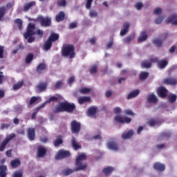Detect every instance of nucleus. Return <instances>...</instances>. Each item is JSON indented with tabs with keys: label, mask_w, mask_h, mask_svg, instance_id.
I'll list each match as a JSON object with an SVG mask.
<instances>
[{
	"label": "nucleus",
	"mask_w": 177,
	"mask_h": 177,
	"mask_svg": "<svg viewBox=\"0 0 177 177\" xmlns=\"http://www.w3.org/2000/svg\"><path fill=\"white\" fill-rule=\"evenodd\" d=\"M86 160V155L80 154L76 158V168L74 169H65L62 171V174L64 176H68V175H71V174H74V172H77L78 171H84V169H86L88 165L86 164L82 163V161H85Z\"/></svg>",
	"instance_id": "nucleus-1"
},
{
	"label": "nucleus",
	"mask_w": 177,
	"mask_h": 177,
	"mask_svg": "<svg viewBox=\"0 0 177 177\" xmlns=\"http://www.w3.org/2000/svg\"><path fill=\"white\" fill-rule=\"evenodd\" d=\"M75 104L70 103L67 101L59 102L58 105L55 106L53 109V113L54 114H57V113H73L75 110Z\"/></svg>",
	"instance_id": "nucleus-2"
},
{
	"label": "nucleus",
	"mask_w": 177,
	"mask_h": 177,
	"mask_svg": "<svg viewBox=\"0 0 177 177\" xmlns=\"http://www.w3.org/2000/svg\"><path fill=\"white\" fill-rule=\"evenodd\" d=\"M34 30H35V24L29 23L26 32L24 34V37L25 39H28V44H32L35 41V37H32V35H37V32Z\"/></svg>",
	"instance_id": "nucleus-3"
},
{
	"label": "nucleus",
	"mask_w": 177,
	"mask_h": 177,
	"mask_svg": "<svg viewBox=\"0 0 177 177\" xmlns=\"http://www.w3.org/2000/svg\"><path fill=\"white\" fill-rule=\"evenodd\" d=\"M61 52L64 57H69V59H74L75 57V48L73 44L64 45Z\"/></svg>",
	"instance_id": "nucleus-4"
},
{
	"label": "nucleus",
	"mask_w": 177,
	"mask_h": 177,
	"mask_svg": "<svg viewBox=\"0 0 177 177\" xmlns=\"http://www.w3.org/2000/svg\"><path fill=\"white\" fill-rule=\"evenodd\" d=\"M13 138H16V134L15 133L8 135L4 139V140L0 144V151H3L5 150L6 146H8V143H9Z\"/></svg>",
	"instance_id": "nucleus-5"
},
{
	"label": "nucleus",
	"mask_w": 177,
	"mask_h": 177,
	"mask_svg": "<svg viewBox=\"0 0 177 177\" xmlns=\"http://www.w3.org/2000/svg\"><path fill=\"white\" fill-rule=\"evenodd\" d=\"M71 131L72 133L78 134L81 131V122L73 120L71 122Z\"/></svg>",
	"instance_id": "nucleus-6"
},
{
	"label": "nucleus",
	"mask_w": 177,
	"mask_h": 177,
	"mask_svg": "<svg viewBox=\"0 0 177 177\" xmlns=\"http://www.w3.org/2000/svg\"><path fill=\"white\" fill-rule=\"evenodd\" d=\"M37 20L42 27H49L52 24V20L49 17H38Z\"/></svg>",
	"instance_id": "nucleus-7"
},
{
	"label": "nucleus",
	"mask_w": 177,
	"mask_h": 177,
	"mask_svg": "<svg viewBox=\"0 0 177 177\" xmlns=\"http://www.w3.org/2000/svg\"><path fill=\"white\" fill-rule=\"evenodd\" d=\"M71 153L69 151H65L64 149H60L57 151V153L55 156V160H62L63 158H67V157H70Z\"/></svg>",
	"instance_id": "nucleus-8"
},
{
	"label": "nucleus",
	"mask_w": 177,
	"mask_h": 177,
	"mask_svg": "<svg viewBox=\"0 0 177 177\" xmlns=\"http://www.w3.org/2000/svg\"><path fill=\"white\" fill-rule=\"evenodd\" d=\"M114 120L116 122L119 124H131L132 119L128 117H122L120 115H116L114 118Z\"/></svg>",
	"instance_id": "nucleus-9"
},
{
	"label": "nucleus",
	"mask_w": 177,
	"mask_h": 177,
	"mask_svg": "<svg viewBox=\"0 0 177 177\" xmlns=\"http://www.w3.org/2000/svg\"><path fill=\"white\" fill-rule=\"evenodd\" d=\"M13 6V4L12 3H8L5 6H1L0 7V21H2V19L5 17V15H6V10L8 9H10Z\"/></svg>",
	"instance_id": "nucleus-10"
},
{
	"label": "nucleus",
	"mask_w": 177,
	"mask_h": 177,
	"mask_svg": "<svg viewBox=\"0 0 177 177\" xmlns=\"http://www.w3.org/2000/svg\"><path fill=\"white\" fill-rule=\"evenodd\" d=\"M157 95L162 99H164L168 95V90L165 87L160 86L157 90Z\"/></svg>",
	"instance_id": "nucleus-11"
},
{
	"label": "nucleus",
	"mask_w": 177,
	"mask_h": 177,
	"mask_svg": "<svg viewBox=\"0 0 177 177\" xmlns=\"http://www.w3.org/2000/svg\"><path fill=\"white\" fill-rule=\"evenodd\" d=\"M46 156V148L42 146L37 147V157L38 158H42Z\"/></svg>",
	"instance_id": "nucleus-12"
},
{
	"label": "nucleus",
	"mask_w": 177,
	"mask_h": 177,
	"mask_svg": "<svg viewBox=\"0 0 177 177\" xmlns=\"http://www.w3.org/2000/svg\"><path fill=\"white\" fill-rule=\"evenodd\" d=\"M153 169L158 172H162L165 171V165L156 162L153 163Z\"/></svg>",
	"instance_id": "nucleus-13"
},
{
	"label": "nucleus",
	"mask_w": 177,
	"mask_h": 177,
	"mask_svg": "<svg viewBox=\"0 0 177 177\" xmlns=\"http://www.w3.org/2000/svg\"><path fill=\"white\" fill-rule=\"evenodd\" d=\"M28 132V138L29 140H35V129L28 128L27 130Z\"/></svg>",
	"instance_id": "nucleus-14"
},
{
	"label": "nucleus",
	"mask_w": 177,
	"mask_h": 177,
	"mask_svg": "<svg viewBox=\"0 0 177 177\" xmlns=\"http://www.w3.org/2000/svg\"><path fill=\"white\" fill-rule=\"evenodd\" d=\"M177 14L171 15L169 18L167 19V23H171L173 26H177Z\"/></svg>",
	"instance_id": "nucleus-15"
},
{
	"label": "nucleus",
	"mask_w": 177,
	"mask_h": 177,
	"mask_svg": "<svg viewBox=\"0 0 177 177\" xmlns=\"http://www.w3.org/2000/svg\"><path fill=\"white\" fill-rule=\"evenodd\" d=\"M107 147L110 149V150H114L115 151L118 150V145H117V142L114 141V139H112L111 141L108 142Z\"/></svg>",
	"instance_id": "nucleus-16"
},
{
	"label": "nucleus",
	"mask_w": 177,
	"mask_h": 177,
	"mask_svg": "<svg viewBox=\"0 0 177 177\" xmlns=\"http://www.w3.org/2000/svg\"><path fill=\"white\" fill-rule=\"evenodd\" d=\"M71 142L73 149L75 150H80V149H81L82 147L77 141V139H75V137H73Z\"/></svg>",
	"instance_id": "nucleus-17"
},
{
	"label": "nucleus",
	"mask_w": 177,
	"mask_h": 177,
	"mask_svg": "<svg viewBox=\"0 0 177 177\" xmlns=\"http://www.w3.org/2000/svg\"><path fill=\"white\" fill-rule=\"evenodd\" d=\"M164 84L166 85H176L177 80L174 77H169L164 80Z\"/></svg>",
	"instance_id": "nucleus-18"
},
{
	"label": "nucleus",
	"mask_w": 177,
	"mask_h": 177,
	"mask_svg": "<svg viewBox=\"0 0 177 177\" xmlns=\"http://www.w3.org/2000/svg\"><path fill=\"white\" fill-rule=\"evenodd\" d=\"M53 145L55 147H59L60 145H63V136H57V138L55 140Z\"/></svg>",
	"instance_id": "nucleus-19"
},
{
	"label": "nucleus",
	"mask_w": 177,
	"mask_h": 177,
	"mask_svg": "<svg viewBox=\"0 0 177 177\" xmlns=\"http://www.w3.org/2000/svg\"><path fill=\"white\" fill-rule=\"evenodd\" d=\"M140 93V91L139 89L134 90L129 93V94L127 95V100H129V99H133V97H136L139 95Z\"/></svg>",
	"instance_id": "nucleus-20"
},
{
	"label": "nucleus",
	"mask_w": 177,
	"mask_h": 177,
	"mask_svg": "<svg viewBox=\"0 0 177 177\" xmlns=\"http://www.w3.org/2000/svg\"><path fill=\"white\" fill-rule=\"evenodd\" d=\"M37 88L40 92H44L48 88V82H40L37 84Z\"/></svg>",
	"instance_id": "nucleus-21"
},
{
	"label": "nucleus",
	"mask_w": 177,
	"mask_h": 177,
	"mask_svg": "<svg viewBox=\"0 0 177 177\" xmlns=\"http://www.w3.org/2000/svg\"><path fill=\"white\" fill-rule=\"evenodd\" d=\"M131 25L128 22H125L123 25V28L120 31V35L121 37H124L128 32V30H129V26Z\"/></svg>",
	"instance_id": "nucleus-22"
},
{
	"label": "nucleus",
	"mask_w": 177,
	"mask_h": 177,
	"mask_svg": "<svg viewBox=\"0 0 177 177\" xmlns=\"http://www.w3.org/2000/svg\"><path fill=\"white\" fill-rule=\"evenodd\" d=\"M132 136H133V130H132V129L129 130L127 133H123L122 134V138L124 140H127V139H131V138H132Z\"/></svg>",
	"instance_id": "nucleus-23"
},
{
	"label": "nucleus",
	"mask_w": 177,
	"mask_h": 177,
	"mask_svg": "<svg viewBox=\"0 0 177 177\" xmlns=\"http://www.w3.org/2000/svg\"><path fill=\"white\" fill-rule=\"evenodd\" d=\"M66 18V14L63 11H60L58 15L55 17V20L58 23H60V21H63L64 19Z\"/></svg>",
	"instance_id": "nucleus-24"
},
{
	"label": "nucleus",
	"mask_w": 177,
	"mask_h": 177,
	"mask_svg": "<svg viewBox=\"0 0 177 177\" xmlns=\"http://www.w3.org/2000/svg\"><path fill=\"white\" fill-rule=\"evenodd\" d=\"M79 104H84V103H88L91 102V97L82 96L77 99Z\"/></svg>",
	"instance_id": "nucleus-25"
},
{
	"label": "nucleus",
	"mask_w": 177,
	"mask_h": 177,
	"mask_svg": "<svg viewBox=\"0 0 177 177\" xmlns=\"http://www.w3.org/2000/svg\"><path fill=\"white\" fill-rule=\"evenodd\" d=\"M8 167L6 165H0V177H6L8 175Z\"/></svg>",
	"instance_id": "nucleus-26"
},
{
	"label": "nucleus",
	"mask_w": 177,
	"mask_h": 177,
	"mask_svg": "<svg viewBox=\"0 0 177 177\" xmlns=\"http://www.w3.org/2000/svg\"><path fill=\"white\" fill-rule=\"evenodd\" d=\"M37 5V3L35 1H30L28 3H26L24 6V12H28L30 9L32 8V6H35Z\"/></svg>",
	"instance_id": "nucleus-27"
},
{
	"label": "nucleus",
	"mask_w": 177,
	"mask_h": 177,
	"mask_svg": "<svg viewBox=\"0 0 177 177\" xmlns=\"http://www.w3.org/2000/svg\"><path fill=\"white\" fill-rule=\"evenodd\" d=\"M147 102L148 103H153L156 104L158 102V99H157V97L154 94H151L147 97Z\"/></svg>",
	"instance_id": "nucleus-28"
},
{
	"label": "nucleus",
	"mask_w": 177,
	"mask_h": 177,
	"mask_svg": "<svg viewBox=\"0 0 177 177\" xmlns=\"http://www.w3.org/2000/svg\"><path fill=\"white\" fill-rule=\"evenodd\" d=\"M147 32L142 30L140 33V37L138 39V42H145L147 39Z\"/></svg>",
	"instance_id": "nucleus-29"
},
{
	"label": "nucleus",
	"mask_w": 177,
	"mask_h": 177,
	"mask_svg": "<svg viewBox=\"0 0 177 177\" xmlns=\"http://www.w3.org/2000/svg\"><path fill=\"white\" fill-rule=\"evenodd\" d=\"M167 66H168V61L165 59H162L158 62V67H159L161 70H162V68H165Z\"/></svg>",
	"instance_id": "nucleus-30"
},
{
	"label": "nucleus",
	"mask_w": 177,
	"mask_h": 177,
	"mask_svg": "<svg viewBox=\"0 0 177 177\" xmlns=\"http://www.w3.org/2000/svg\"><path fill=\"white\" fill-rule=\"evenodd\" d=\"M12 168H17L19 165H21V162L19 159H14L10 162Z\"/></svg>",
	"instance_id": "nucleus-31"
},
{
	"label": "nucleus",
	"mask_w": 177,
	"mask_h": 177,
	"mask_svg": "<svg viewBox=\"0 0 177 177\" xmlns=\"http://www.w3.org/2000/svg\"><path fill=\"white\" fill-rule=\"evenodd\" d=\"M62 99V95H56V96H51L48 100H46V103H52V102H57Z\"/></svg>",
	"instance_id": "nucleus-32"
},
{
	"label": "nucleus",
	"mask_w": 177,
	"mask_h": 177,
	"mask_svg": "<svg viewBox=\"0 0 177 177\" xmlns=\"http://www.w3.org/2000/svg\"><path fill=\"white\" fill-rule=\"evenodd\" d=\"M59 39V34L51 33L48 39V41L51 42H56Z\"/></svg>",
	"instance_id": "nucleus-33"
},
{
	"label": "nucleus",
	"mask_w": 177,
	"mask_h": 177,
	"mask_svg": "<svg viewBox=\"0 0 177 177\" xmlns=\"http://www.w3.org/2000/svg\"><path fill=\"white\" fill-rule=\"evenodd\" d=\"M114 171V168L111 167H107L102 169V172L104 174L105 176H109Z\"/></svg>",
	"instance_id": "nucleus-34"
},
{
	"label": "nucleus",
	"mask_w": 177,
	"mask_h": 177,
	"mask_svg": "<svg viewBox=\"0 0 177 177\" xmlns=\"http://www.w3.org/2000/svg\"><path fill=\"white\" fill-rule=\"evenodd\" d=\"M142 68H150L151 67V62L147 60H143L141 63Z\"/></svg>",
	"instance_id": "nucleus-35"
},
{
	"label": "nucleus",
	"mask_w": 177,
	"mask_h": 177,
	"mask_svg": "<svg viewBox=\"0 0 177 177\" xmlns=\"http://www.w3.org/2000/svg\"><path fill=\"white\" fill-rule=\"evenodd\" d=\"M45 68H46V65H45L44 63H41L37 66L36 71H37L39 74H41V73H42Z\"/></svg>",
	"instance_id": "nucleus-36"
},
{
	"label": "nucleus",
	"mask_w": 177,
	"mask_h": 177,
	"mask_svg": "<svg viewBox=\"0 0 177 177\" xmlns=\"http://www.w3.org/2000/svg\"><path fill=\"white\" fill-rule=\"evenodd\" d=\"M52 48V42L48 39L45 41L44 45V50H49Z\"/></svg>",
	"instance_id": "nucleus-37"
},
{
	"label": "nucleus",
	"mask_w": 177,
	"mask_h": 177,
	"mask_svg": "<svg viewBox=\"0 0 177 177\" xmlns=\"http://www.w3.org/2000/svg\"><path fill=\"white\" fill-rule=\"evenodd\" d=\"M14 23L18 26L19 30H23V20L18 18L14 21Z\"/></svg>",
	"instance_id": "nucleus-38"
},
{
	"label": "nucleus",
	"mask_w": 177,
	"mask_h": 177,
	"mask_svg": "<svg viewBox=\"0 0 177 177\" xmlns=\"http://www.w3.org/2000/svg\"><path fill=\"white\" fill-rule=\"evenodd\" d=\"M147 77H149V73L148 72H145V71H142L140 73V81H145V80H147Z\"/></svg>",
	"instance_id": "nucleus-39"
},
{
	"label": "nucleus",
	"mask_w": 177,
	"mask_h": 177,
	"mask_svg": "<svg viewBox=\"0 0 177 177\" xmlns=\"http://www.w3.org/2000/svg\"><path fill=\"white\" fill-rule=\"evenodd\" d=\"M153 45H156L158 48H160V46H162V40L156 38L153 40Z\"/></svg>",
	"instance_id": "nucleus-40"
},
{
	"label": "nucleus",
	"mask_w": 177,
	"mask_h": 177,
	"mask_svg": "<svg viewBox=\"0 0 177 177\" xmlns=\"http://www.w3.org/2000/svg\"><path fill=\"white\" fill-rule=\"evenodd\" d=\"M23 85H24V82H23V81L18 82L17 84L13 85L14 91H17V90L20 89V88H21V86H23Z\"/></svg>",
	"instance_id": "nucleus-41"
},
{
	"label": "nucleus",
	"mask_w": 177,
	"mask_h": 177,
	"mask_svg": "<svg viewBox=\"0 0 177 177\" xmlns=\"http://www.w3.org/2000/svg\"><path fill=\"white\" fill-rule=\"evenodd\" d=\"M33 59H34V54L28 53L26 57V63H27V64L31 63Z\"/></svg>",
	"instance_id": "nucleus-42"
},
{
	"label": "nucleus",
	"mask_w": 177,
	"mask_h": 177,
	"mask_svg": "<svg viewBox=\"0 0 177 177\" xmlns=\"http://www.w3.org/2000/svg\"><path fill=\"white\" fill-rule=\"evenodd\" d=\"M91 91V90L89 88L84 87L80 89V93H82V95H86L88 93H90Z\"/></svg>",
	"instance_id": "nucleus-43"
},
{
	"label": "nucleus",
	"mask_w": 177,
	"mask_h": 177,
	"mask_svg": "<svg viewBox=\"0 0 177 177\" xmlns=\"http://www.w3.org/2000/svg\"><path fill=\"white\" fill-rule=\"evenodd\" d=\"M133 39V36H127L123 39L124 44H129L131 41Z\"/></svg>",
	"instance_id": "nucleus-44"
},
{
	"label": "nucleus",
	"mask_w": 177,
	"mask_h": 177,
	"mask_svg": "<svg viewBox=\"0 0 177 177\" xmlns=\"http://www.w3.org/2000/svg\"><path fill=\"white\" fill-rule=\"evenodd\" d=\"M158 124V120L156 119H151L148 121V124L149 127H154V125H157Z\"/></svg>",
	"instance_id": "nucleus-45"
},
{
	"label": "nucleus",
	"mask_w": 177,
	"mask_h": 177,
	"mask_svg": "<svg viewBox=\"0 0 177 177\" xmlns=\"http://www.w3.org/2000/svg\"><path fill=\"white\" fill-rule=\"evenodd\" d=\"M38 102V97L32 96L29 101V106H32V104Z\"/></svg>",
	"instance_id": "nucleus-46"
},
{
	"label": "nucleus",
	"mask_w": 177,
	"mask_h": 177,
	"mask_svg": "<svg viewBox=\"0 0 177 177\" xmlns=\"http://www.w3.org/2000/svg\"><path fill=\"white\" fill-rule=\"evenodd\" d=\"M57 6L62 7V6H66L67 5V1L66 0H58L57 1Z\"/></svg>",
	"instance_id": "nucleus-47"
},
{
	"label": "nucleus",
	"mask_w": 177,
	"mask_h": 177,
	"mask_svg": "<svg viewBox=\"0 0 177 177\" xmlns=\"http://www.w3.org/2000/svg\"><path fill=\"white\" fill-rule=\"evenodd\" d=\"M90 74H96L97 73V66L93 65L91 66V68L89 69Z\"/></svg>",
	"instance_id": "nucleus-48"
},
{
	"label": "nucleus",
	"mask_w": 177,
	"mask_h": 177,
	"mask_svg": "<svg viewBox=\"0 0 177 177\" xmlns=\"http://www.w3.org/2000/svg\"><path fill=\"white\" fill-rule=\"evenodd\" d=\"M88 113L89 115H95V114H96V108L91 107L88 109Z\"/></svg>",
	"instance_id": "nucleus-49"
},
{
	"label": "nucleus",
	"mask_w": 177,
	"mask_h": 177,
	"mask_svg": "<svg viewBox=\"0 0 177 177\" xmlns=\"http://www.w3.org/2000/svg\"><path fill=\"white\" fill-rule=\"evenodd\" d=\"M93 2V0H86V9H91L92 8V3Z\"/></svg>",
	"instance_id": "nucleus-50"
},
{
	"label": "nucleus",
	"mask_w": 177,
	"mask_h": 177,
	"mask_svg": "<svg viewBox=\"0 0 177 177\" xmlns=\"http://www.w3.org/2000/svg\"><path fill=\"white\" fill-rule=\"evenodd\" d=\"M12 177H23V170L15 171L13 174Z\"/></svg>",
	"instance_id": "nucleus-51"
},
{
	"label": "nucleus",
	"mask_w": 177,
	"mask_h": 177,
	"mask_svg": "<svg viewBox=\"0 0 177 177\" xmlns=\"http://www.w3.org/2000/svg\"><path fill=\"white\" fill-rule=\"evenodd\" d=\"M176 99L177 96L175 94L169 96V102H170V103H174V102H176Z\"/></svg>",
	"instance_id": "nucleus-52"
},
{
	"label": "nucleus",
	"mask_w": 177,
	"mask_h": 177,
	"mask_svg": "<svg viewBox=\"0 0 177 177\" xmlns=\"http://www.w3.org/2000/svg\"><path fill=\"white\" fill-rule=\"evenodd\" d=\"M62 85H63V82L62 80H59L57 81L55 86H54V89L56 91L57 89H59V88H60V86H62Z\"/></svg>",
	"instance_id": "nucleus-53"
},
{
	"label": "nucleus",
	"mask_w": 177,
	"mask_h": 177,
	"mask_svg": "<svg viewBox=\"0 0 177 177\" xmlns=\"http://www.w3.org/2000/svg\"><path fill=\"white\" fill-rule=\"evenodd\" d=\"M75 81V77L74 76L71 77L69 79L67 80V84L68 85H73V82Z\"/></svg>",
	"instance_id": "nucleus-54"
},
{
	"label": "nucleus",
	"mask_w": 177,
	"mask_h": 177,
	"mask_svg": "<svg viewBox=\"0 0 177 177\" xmlns=\"http://www.w3.org/2000/svg\"><path fill=\"white\" fill-rule=\"evenodd\" d=\"M135 8L137 9V10H140V9H142V8H143V3L138 2V3H136Z\"/></svg>",
	"instance_id": "nucleus-55"
},
{
	"label": "nucleus",
	"mask_w": 177,
	"mask_h": 177,
	"mask_svg": "<svg viewBox=\"0 0 177 177\" xmlns=\"http://www.w3.org/2000/svg\"><path fill=\"white\" fill-rule=\"evenodd\" d=\"M162 20H164V18L159 17L155 19V23L156 24H161V23H162Z\"/></svg>",
	"instance_id": "nucleus-56"
},
{
	"label": "nucleus",
	"mask_w": 177,
	"mask_h": 177,
	"mask_svg": "<svg viewBox=\"0 0 177 177\" xmlns=\"http://www.w3.org/2000/svg\"><path fill=\"white\" fill-rule=\"evenodd\" d=\"M10 127V124H6V123H3L1 124L0 129H8Z\"/></svg>",
	"instance_id": "nucleus-57"
},
{
	"label": "nucleus",
	"mask_w": 177,
	"mask_h": 177,
	"mask_svg": "<svg viewBox=\"0 0 177 177\" xmlns=\"http://www.w3.org/2000/svg\"><path fill=\"white\" fill-rule=\"evenodd\" d=\"M69 30H73V28H77V23L72 22L68 26Z\"/></svg>",
	"instance_id": "nucleus-58"
},
{
	"label": "nucleus",
	"mask_w": 177,
	"mask_h": 177,
	"mask_svg": "<svg viewBox=\"0 0 177 177\" xmlns=\"http://www.w3.org/2000/svg\"><path fill=\"white\" fill-rule=\"evenodd\" d=\"M5 47L0 45V59H3V52Z\"/></svg>",
	"instance_id": "nucleus-59"
},
{
	"label": "nucleus",
	"mask_w": 177,
	"mask_h": 177,
	"mask_svg": "<svg viewBox=\"0 0 177 177\" xmlns=\"http://www.w3.org/2000/svg\"><path fill=\"white\" fill-rule=\"evenodd\" d=\"M35 32H36V35H39L40 38H42L44 35V31L41 30L40 29H37Z\"/></svg>",
	"instance_id": "nucleus-60"
},
{
	"label": "nucleus",
	"mask_w": 177,
	"mask_h": 177,
	"mask_svg": "<svg viewBox=\"0 0 177 177\" xmlns=\"http://www.w3.org/2000/svg\"><path fill=\"white\" fill-rule=\"evenodd\" d=\"M153 13L155 15H161V13H162V9L157 8L154 10Z\"/></svg>",
	"instance_id": "nucleus-61"
},
{
	"label": "nucleus",
	"mask_w": 177,
	"mask_h": 177,
	"mask_svg": "<svg viewBox=\"0 0 177 177\" xmlns=\"http://www.w3.org/2000/svg\"><path fill=\"white\" fill-rule=\"evenodd\" d=\"M90 17H96L97 16V12L95 10H91L89 12Z\"/></svg>",
	"instance_id": "nucleus-62"
},
{
	"label": "nucleus",
	"mask_w": 177,
	"mask_h": 177,
	"mask_svg": "<svg viewBox=\"0 0 177 177\" xmlns=\"http://www.w3.org/2000/svg\"><path fill=\"white\" fill-rule=\"evenodd\" d=\"M162 138H171V133L163 132L161 133Z\"/></svg>",
	"instance_id": "nucleus-63"
},
{
	"label": "nucleus",
	"mask_w": 177,
	"mask_h": 177,
	"mask_svg": "<svg viewBox=\"0 0 177 177\" xmlns=\"http://www.w3.org/2000/svg\"><path fill=\"white\" fill-rule=\"evenodd\" d=\"M113 112L115 114H120V113H121V109L118 106L115 107L113 109Z\"/></svg>",
	"instance_id": "nucleus-64"
}]
</instances>
